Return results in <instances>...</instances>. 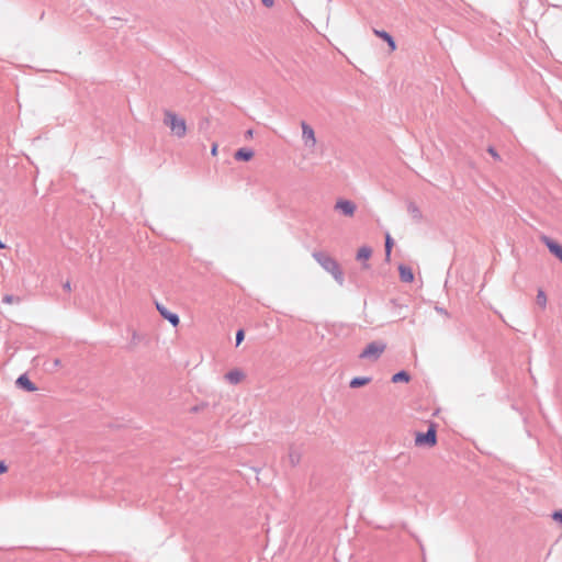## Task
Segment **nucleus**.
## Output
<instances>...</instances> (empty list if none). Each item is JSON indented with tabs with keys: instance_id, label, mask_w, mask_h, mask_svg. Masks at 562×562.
<instances>
[{
	"instance_id": "obj_21",
	"label": "nucleus",
	"mask_w": 562,
	"mask_h": 562,
	"mask_svg": "<svg viewBox=\"0 0 562 562\" xmlns=\"http://www.w3.org/2000/svg\"><path fill=\"white\" fill-rule=\"evenodd\" d=\"M3 302L7 303V304H12L14 302H18V299L14 297L13 295H5L3 297Z\"/></svg>"
},
{
	"instance_id": "obj_28",
	"label": "nucleus",
	"mask_w": 562,
	"mask_h": 562,
	"mask_svg": "<svg viewBox=\"0 0 562 562\" xmlns=\"http://www.w3.org/2000/svg\"><path fill=\"white\" fill-rule=\"evenodd\" d=\"M247 135H248V136H251V135H252V131H248V132H247Z\"/></svg>"
},
{
	"instance_id": "obj_1",
	"label": "nucleus",
	"mask_w": 562,
	"mask_h": 562,
	"mask_svg": "<svg viewBox=\"0 0 562 562\" xmlns=\"http://www.w3.org/2000/svg\"><path fill=\"white\" fill-rule=\"evenodd\" d=\"M302 158L311 159L317 154L318 142L314 128L305 121L301 122Z\"/></svg>"
},
{
	"instance_id": "obj_5",
	"label": "nucleus",
	"mask_w": 562,
	"mask_h": 562,
	"mask_svg": "<svg viewBox=\"0 0 562 562\" xmlns=\"http://www.w3.org/2000/svg\"><path fill=\"white\" fill-rule=\"evenodd\" d=\"M436 429L431 426L426 434L418 432L415 437L416 446L432 447L436 445Z\"/></svg>"
},
{
	"instance_id": "obj_24",
	"label": "nucleus",
	"mask_w": 562,
	"mask_h": 562,
	"mask_svg": "<svg viewBox=\"0 0 562 562\" xmlns=\"http://www.w3.org/2000/svg\"><path fill=\"white\" fill-rule=\"evenodd\" d=\"M63 288L65 291H68L70 292L71 291V284L69 281H66L64 284H63Z\"/></svg>"
},
{
	"instance_id": "obj_15",
	"label": "nucleus",
	"mask_w": 562,
	"mask_h": 562,
	"mask_svg": "<svg viewBox=\"0 0 562 562\" xmlns=\"http://www.w3.org/2000/svg\"><path fill=\"white\" fill-rule=\"evenodd\" d=\"M372 255V249L368 246H362L357 252L358 260H368Z\"/></svg>"
},
{
	"instance_id": "obj_29",
	"label": "nucleus",
	"mask_w": 562,
	"mask_h": 562,
	"mask_svg": "<svg viewBox=\"0 0 562 562\" xmlns=\"http://www.w3.org/2000/svg\"><path fill=\"white\" fill-rule=\"evenodd\" d=\"M4 248V245L2 244V241L0 240V249Z\"/></svg>"
},
{
	"instance_id": "obj_19",
	"label": "nucleus",
	"mask_w": 562,
	"mask_h": 562,
	"mask_svg": "<svg viewBox=\"0 0 562 562\" xmlns=\"http://www.w3.org/2000/svg\"><path fill=\"white\" fill-rule=\"evenodd\" d=\"M392 247H393V240H392L390 234H386L385 235V257H386V260L390 259Z\"/></svg>"
},
{
	"instance_id": "obj_8",
	"label": "nucleus",
	"mask_w": 562,
	"mask_h": 562,
	"mask_svg": "<svg viewBox=\"0 0 562 562\" xmlns=\"http://www.w3.org/2000/svg\"><path fill=\"white\" fill-rule=\"evenodd\" d=\"M156 307L160 315L169 321L173 326H177L179 324V316L175 313L169 312L162 304L156 303Z\"/></svg>"
},
{
	"instance_id": "obj_12",
	"label": "nucleus",
	"mask_w": 562,
	"mask_h": 562,
	"mask_svg": "<svg viewBox=\"0 0 562 562\" xmlns=\"http://www.w3.org/2000/svg\"><path fill=\"white\" fill-rule=\"evenodd\" d=\"M16 385L29 392H33L36 390V386L30 381V379L25 374H22L18 378Z\"/></svg>"
},
{
	"instance_id": "obj_3",
	"label": "nucleus",
	"mask_w": 562,
	"mask_h": 562,
	"mask_svg": "<svg viewBox=\"0 0 562 562\" xmlns=\"http://www.w3.org/2000/svg\"><path fill=\"white\" fill-rule=\"evenodd\" d=\"M164 124L168 126L170 128L171 134L178 138H182L187 134L186 120L172 111H165Z\"/></svg>"
},
{
	"instance_id": "obj_27",
	"label": "nucleus",
	"mask_w": 562,
	"mask_h": 562,
	"mask_svg": "<svg viewBox=\"0 0 562 562\" xmlns=\"http://www.w3.org/2000/svg\"><path fill=\"white\" fill-rule=\"evenodd\" d=\"M211 154H212L213 156H216V155H217V144H213L212 149H211Z\"/></svg>"
},
{
	"instance_id": "obj_2",
	"label": "nucleus",
	"mask_w": 562,
	"mask_h": 562,
	"mask_svg": "<svg viewBox=\"0 0 562 562\" xmlns=\"http://www.w3.org/2000/svg\"><path fill=\"white\" fill-rule=\"evenodd\" d=\"M313 258L322 266L324 270L329 272L340 285L344 284V273L334 258L322 251L313 252Z\"/></svg>"
},
{
	"instance_id": "obj_10",
	"label": "nucleus",
	"mask_w": 562,
	"mask_h": 562,
	"mask_svg": "<svg viewBox=\"0 0 562 562\" xmlns=\"http://www.w3.org/2000/svg\"><path fill=\"white\" fill-rule=\"evenodd\" d=\"M373 33L383 40V42H386L389 47H390V50L391 52H394L396 49V44H395V41L393 40V37L385 31H380V30H373Z\"/></svg>"
},
{
	"instance_id": "obj_6",
	"label": "nucleus",
	"mask_w": 562,
	"mask_h": 562,
	"mask_svg": "<svg viewBox=\"0 0 562 562\" xmlns=\"http://www.w3.org/2000/svg\"><path fill=\"white\" fill-rule=\"evenodd\" d=\"M335 210L341 212L346 216H353L357 205L349 200H337L335 203Z\"/></svg>"
},
{
	"instance_id": "obj_22",
	"label": "nucleus",
	"mask_w": 562,
	"mask_h": 562,
	"mask_svg": "<svg viewBox=\"0 0 562 562\" xmlns=\"http://www.w3.org/2000/svg\"><path fill=\"white\" fill-rule=\"evenodd\" d=\"M244 330H238L236 334V345H239L244 340Z\"/></svg>"
},
{
	"instance_id": "obj_13",
	"label": "nucleus",
	"mask_w": 562,
	"mask_h": 562,
	"mask_svg": "<svg viewBox=\"0 0 562 562\" xmlns=\"http://www.w3.org/2000/svg\"><path fill=\"white\" fill-rule=\"evenodd\" d=\"M234 157L237 160L248 161L254 157V151L248 148H240L235 153Z\"/></svg>"
},
{
	"instance_id": "obj_4",
	"label": "nucleus",
	"mask_w": 562,
	"mask_h": 562,
	"mask_svg": "<svg viewBox=\"0 0 562 562\" xmlns=\"http://www.w3.org/2000/svg\"><path fill=\"white\" fill-rule=\"evenodd\" d=\"M385 348H386V345L384 342L372 341L360 353V358L368 359L370 361H375L384 352Z\"/></svg>"
},
{
	"instance_id": "obj_20",
	"label": "nucleus",
	"mask_w": 562,
	"mask_h": 562,
	"mask_svg": "<svg viewBox=\"0 0 562 562\" xmlns=\"http://www.w3.org/2000/svg\"><path fill=\"white\" fill-rule=\"evenodd\" d=\"M289 459H290L291 464L295 465L300 461V456H299V453L291 452L289 454Z\"/></svg>"
},
{
	"instance_id": "obj_7",
	"label": "nucleus",
	"mask_w": 562,
	"mask_h": 562,
	"mask_svg": "<svg viewBox=\"0 0 562 562\" xmlns=\"http://www.w3.org/2000/svg\"><path fill=\"white\" fill-rule=\"evenodd\" d=\"M540 239L549 248L550 252H552L562 261V246L546 235H542Z\"/></svg>"
},
{
	"instance_id": "obj_17",
	"label": "nucleus",
	"mask_w": 562,
	"mask_h": 562,
	"mask_svg": "<svg viewBox=\"0 0 562 562\" xmlns=\"http://www.w3.org/2000/svg\"><path fill=\"white\" fill-rule=\"evenodd\" d=\"M408 381H409V375L405 371L397 372L392 376V382H394V383L408 382Z\"/></svg>"
},
{
	"instance_id": "obj_9",
	"label": "nucleus",
	"mask_w": 562,
	"mask_h": 562,
	"mask_svg": "<svg viewBox=\"0 0 562 562\" xmlns=\"http://www.w3.org/2000/svg\"><path fill=\"white\" fill-rule=\"evenodd\" d=\"M244 378H245L244 372L238 369L231 370L225 375V379L232 384H237V383L241 382L244 380Z\"/></svg>"
},
{
	"instance_id": "obj_18",
	"label": "nucleus",
	"mask_w": 562,
	"mask_h": 562,
	"mask_svg": "<svg viewBox=\"0 0 562 562\" xmlns=\"http://www.w3.org/2000/svg\"><path fill=\"white\" fill-rule=\"evenodd\" d=\"M536 302H537V304H538L540 307H542V308H544V307H546V305H547V295H546V293H544V291H543V290H541V289H540V290H538L537 297H536Z\"/></svg>"
},
{
	"instance_id": "obj_23",
	"label": "nucleus",
	"mask_w": 562,
	"mask_h": 562,
	"mask_svg": "<svg viewBox=\"0 0 562 562\" xmlns=\"http://www.w3.org/2000/svg\"><path fill=\"white\" fill-rule=\"evenodd\" d=\"M261 2L267 8H271L274 4V0H261Z\"/></svg>"
},
{
	"instance_id": "obj_14",
	"label": "nucleus",
	"mask_w": 562,
	"mask_h": 562,
	"mask_svg": "<svg viewBox=\"0 0 562 562\" xmlns=\"http://www.w3.org/2000/svg\"><path fill=\"white\" fill-rule=\"evenodd\" d=\"M370 381H371V378H369V376H357L350 381V387L357 389V387L369 384Z\"/></svg>"
},
{
	"instance_id": "obj_25",
	"label": "nucleus",
	"mask_w": 562,
	"mask_h": 562,
	"mask_svg": "<svg viewBox=\"0 0 562 562\" xmlns=\"http://www.w3.org/2000/svg\"><path fill=\"white\" fill-rule=\"evenodd\" d=\"M488 153L494 157V158H498V154L495 151V149L493 147H490L488 148Z\"/></svg>"
},
{
	"instance_id": "obj_16",
	"label": "nucleus",
	"mask_w": 562,
	"mask_h": 562,
	"mask_svg": "<svg viewBox=\"0 0 562 562\" xmlns=\"http://www.w3.org/2000/svg\"><path fill=\"white\" fill-rule=\"evenodd\" d=\"M407 211L414 221L419 222L422 220V211L415 204L411 203Z\"/></svg>"
},
{
	"instance_id": "obj_26",
	"label": "nucleus",
	"mask_w": 562,
	"mask_h": 562,
	"mask_svg": "<svg viewBox=\"0 0 562 562\" xmlns=\"http://www.w3.org/2000/svg\"><path fill=\"white\" fill-rule=\"evenodd\" d=\"M7 470H8V467L5 465V463L0 462V473H4V472H7Z\"/></svg>"
},
{
	"instance_id": "obj_11",
	"label": "nucleus",
	"mask_w": 562,
	"mask_h": 562,
	"mask_svg": "<svg viewBox=\"0 0 562 562\" xmlns=\"http://www.w3.org/2000/svg\"><path fill=\"white\" fill-rule=\"evenodd\" d=\"M400 278L403 282H413L414 280V273L412 269L407 266L401 265L398 267Z\"/></svg>"
}]
</instances>
